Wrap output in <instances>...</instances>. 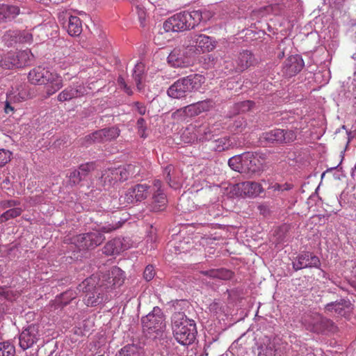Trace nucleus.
Instances as JSON below:
<instances>
[{"label":"nucleus","mask_w":356,"mask_h":356,"mask_svg":"<svg viewBox=\"0 0 356 356\" xmlns=\"http://www.w3.org/2000/svg\"><path fill=\"white\" fill-rule=\"evenodd\" d=\"M141 323L147 339L161 349L168 348L171 338L168 336L165 316L161 309L154 307L152 312L142 317Z\"/></svg>","instance_id":"obj_1"},{"label":"nucleus","mask_w":356,"mask_h":356,"mask_svg":"<svg viewBox=\"0 0 356 356\" xmlns=\"http://www.w3.org/2000/svg\"><path fill=\"white\" fill-rule=\"evenodd\" d=\"M172 329L175 339L183 345L193 343L197 334L196 324L182 312H176L172 316Z\"/></svg>","instance_id":"obj_2"},{"label":"nucleus","mask_w":356,"mask_h":356,"mask_svg":"<svg viewBox=\"0 0 356 356\" xmlns=\"http://www.w3.org/2000/svg\"><path fill=\"white\" fill-rule=\"evenodd\" d=\"M202 19V13L200 10L183 11L175 14L165 20L163 28L165 32L184 31L194 29Z\"/></svg>","instance_id":"obj_3"},{"label":"nucleus","mask_w":356,"mask_h":356,"mask_svg":"<svg viewBox=\"0 0 356 356\" xmlns=\"http://www.w3.org/2000/svg\"><path fill=\"white\" fill-rule=\"evenodd\" d=\"M205 78L199 74H191L175 81L167 90L168 95L172 99H181L190 93L200 89Z\"/></svg>","instance_id":"obj_4"},{"label":"nucleus","mask_w":356,"mask_h":356,"mask_svg":"<svg viewBox=\"0 0 356 356\" xmlns=\"http://www.w3.org/2000/svg\"><path fill=\"white\" fill-rule=\"evenodd\" d=\"M136 166L129 164L118 168L105 170L101 177V181L104 187L109 188L118 181H124L129 177L136 175Z\"/></svg>","instance_id":"obj_5"},{"label":"nucleus","mask_w":356,"mask_h":356,"mask_svg":"<svg viewBox=\"0 0 356 356\" xmlns=\"http://www.w3.org/2000/svg\"><path fill=\"white\" fill-rule=\"evenodd\" d=\"M94 278L86 279L79 285V290L86 293L84 302L87 306L95 307L101 304L104 300V291L95 286Z\"/></svg>","instance_id":"obj_6"},{"label":"nucleus","mask_w":356,"mask_h":356,"mask_svg":"<svg viewBox=\"0 0 356 356\" xmlns=\"http://www.w3.org/2000/svg\"><path fill=\"white\" fill-rule=\"evenodd\" d=\"M297 138V129H275L262 134L260 138L269 144H288L293 142Z\"/></svg>","instance_id":"obj_7"},{"label":"nucleus","mask_w":356,"mask_h":356,"mask_svg":"<svg viewBox=\"0 0 356 356\" xmlns=\"http://www.w3.org/2000/svg\"><path fill=\"white\" fill-rule=\"evenodd\" d=\"M124 280V272L118 267H112L107 273L99 278L98 286L104 291L108 292L121 286Z\"/></svg>","instance_id":"obj_8"},{"label":"nucleus","mask_w":356,"mask_h":356,"mask_svg":"<svg viewBox=\"0 0 356 356\" xmlns=\"http://www.w3.org/2000/svg\"><path fill=\"white\" fill-rule=\"evenodd\" d=\"M149 193V186L146 184H138L130 187L120 197V204L127 207L129 204H134L145 200Z\"/></svg>","instance_id":"obj_9"},{"label":"nucleus","mask_w":356,"mask_h":356,"mask_svg":"<svg viewBox=\"0 0 356 356\" xmlns=\"http://www.w3.org/2000/svg\"><path fill=\"white\" fill-rule=\"evenodd\" d=\"M104 240L105 237L102 233L93 232L76 236L72 238V243L80 250L93 249Z\"/></svg>","instance_id":"obj_10"},{"label":"nucleus","mask_w":356,"mask_h":356,"mask_svg":"<svg viewBox=\"0 0 356 356\" xmlns=\"http://www.w3.org/2000/svg\"><path fill=\"white\" fill-rule=\"evenodd\" d=\"M307 330L315 333H324L325 332H334L336 326L330 319L321 315L312 316L308 321H305Z\"/></svg>","instance_id":"obj_11"},{"label":"nucleus","mask_w":356,"mask_h":356,"mask_svg":"<svg viewBox=\"0 0 356 356\" xmlns=\"http://www.w3.org/2000/svg\"><path fill=\"white\" fill-rule=\"evenodd\" d=\"M44 74L41 79V85L44 86L47 95L50 97L58 92L63 86V77L58 73L51 72L44 67Z\"/></svg>","instance_id":"obj_12"},{"label":"nucleus","mask_w":356,"mask_h":356,"mask_svg":"<svg viewBox=\"0 0 356 356\" xmlns=\"http://www.w3.org/2000/svg\"><path fill=\"white\" fill-rule=\"evenodd\" d=\"M40 327L36 324H31L24 329L19 336V344L22 349L26 350L33 346L40 337Z\"/></svg>","instance_id":"obj_13"},{"label":"nucleus","mask_w":356,"mask_h":356,"mask_svg":"<svg viewBox=\"0 0 356 356\" xmlns=\"http://www.w3.org/2000/svg\"><path fill=\"white\" fill-rule=\"evenodd\" d=\"M186 39L188 46L194 47L202 52L210 51L215 47L213 38L204 34L191 33Z\"/></svg>","instance_id":"obj_14"},{"label":"nucleus","mask_w":356,"mask_h":356,"mask_svg":"<svg viewBox=\"0 0 356 356\" xmlns=\"http://www.w3.org/2000/svg\"><path fill=\"white\" fill-rule=\"evenodd\" d=\"M293 268L295 271L307 268H317L321 266V261L318 257L312 253L307 252L299 254L292 261Z\"/></svg>","instance_id":"obj_15"},{"label":"nucleus","mask_w":356,"mask_h":356,"mask_svg":"<svg viewBox=\"0 0 356 356\" xmlns=\"http://www.w3.org/2000/svg\"><path fill=\"white\" fill-rule=\"evenodd\" d=\"M304 66L305 63L301 56L292 55L284 61L282 72L286 76L291 77L299 73Z\"/></svg>","instance_id":"obj_16"},{"label":"nucleus","mask_w":356,"mask_h":356,"mask_svg":"<svg viewBox=\"0 0 356 356\" xmlns=\"http://www.w3.org/2000/svg\"><path fill=\"white\" fill-rule=\"evenodd\" d=\"M86 92V89L82 84L73 83L58 95L57 100L60 102L70 101L72 99L83 96Z\"/></svg>","instance_id":"obj_17"},{"label":"nucleus","mask_w":356,"mask_h":356,"mask_svg":"<svg viewBox=\"0 0 356 356\" xmlns=\"http://www.w3.org/2000/svg\"><path fill=\"white\" fill-rule=\"evenodd\" d=\"M236 63L238 64V72L241 73L257 64V60L250 51L243 50L237 55Z\"/></svg>","instance_id":"obj_18"},{"label":"nucleus","mask_w":356,"mask_h":356,"mask_svg":"<svg viewBox=\"0 0 356 356\" xmlns=\"http://www.w3.org/2000/svg\"><path fill=\"white\" fill-rule=\"evenodd\" d=\"M258 356H281L280 350L275 339L266 337L259 346Z\"/></svg>","instance_id":"obj_19"},{"label":"nucleus","mask_w":356,"mask_h":356,"mask_svg":"<svg viewBox=\"0 0 356 356\" xmlns=\"http://www.w3.org/2000/svg\"><path fill=\"white\" fill-rule=\"evenodd\" d=\"M236 186L241 194L248 197H257L264 191L261 185L254 181L241 182Z\"/></svg>","instance_id":"obj_20"},{"label":"nucleus","mask_w":356,"mask_h":356,"mask_svg":"<svg viewBox=\"0 0 356 356\" xmlns=\"http://www.w3.org/2000/svg\"><path fill=\"white\" fill-rule=\"evenodd\" d=\"M257 159L253 152H247L243 153L242 164H241V173H255L259 170L257 165Z\"/></svg>","instance_id":"obj_21"},{"label":"nucleus","mask_w":356,"mask_h":356,"mask_svg":"<svg viewBox=\"0 0 356 356\" xmlns=\"http://www.w3.org/2000/svg\"><path fill=\"white\" fill-rule=\"evenodd\" d=\"M350 305L349 300L340 299L339 300L327 303L325 306V310L327 312L334 313L343 316L349 312Z\"/></svg>","instance_id":"obj_22"},{"label":"nucleus","mask_w":356,"mask_h":356,"mask_svg":"<svg viewBox=\"0 0 356 356\" xmlns=\"http://www.w3.org/2000/svg\"><path fill=\"white\" fill-rule=\"evenodd\" d=\"M168 62L175 67H184L189 65L188 59L179 49H173L168 56Z\"/></svg>","instance_id":"obj_23"},{"label":"nucleus","mask_w":356,"mask_h":356,"mask_svg":"<svg viewBox=\"0 0 356 356\" xmlns=\"http://www.w3.org/2000/svg\"><path fill=\"white\" fill-rule=\"evenodd\" d=\"M167 202L166 195L164 193H153L149 204L150 210L154 212L163 211L165 209Z\"/></svg>","instance_id":"obj_24"},{"label":"nucleus","mask_w":356,"mask_h":356,"mask_svg":"<svg viewBox=\"0 0 356 356\" xmlns=\"http://www.w3.org/2000/svg\"><path fill=\"white\" fill-rule=\"evenodd\" d=\"M212 148L215 152H221L234 146V142L228 136H225L212 140Z\"/></svg>","instance_id":"obj_25"},{"label":"nucleus","mask_w":356,"mask_h":356,"mask_svg":"<svg viewBox=\"0 0 356 356\" xmlns=\"http://www.w3.org/2000/svg\"><path fill=\"white\" fill-rule=\"evenodd\" d=\"M71 36H78L82 32V23L76 16H70L67 26H65Z\"/></svg>","instance_id":"obj_26"},{"label":"nucleus","mask_w":356,"mask_h":356,"mask_svg":"<svg viewBox=\"0 0 356 356\" xmlns=\"http://www.w3.org/2000/svg\"><path fill=\"white\" fill-rule=\"evenodd\" d=\"M19 14V8L17 6L0 5V22L13 19Z\"/></svg>","instance_id":"obj_27"},{"label":"nucleus","mask_w":356,"mask_h":356,"mask_svg":"<svg viewBox=\"0 0 356 356\" xmlns=\"http://www.w3.org/2000/svg\"><path fill=\"white\" fill-rule=\"evenodd\" d=\"M123 250L122 241L118 238L107 242L103 248V253L106 255H113L119 254Z\"/></svg>","instance_id":"obj_28"},{"label":"nucleus","mask_w":356,"mask_h":356,"mask_svg":"<svg viewBox=\"0 0 356 356\" xmlns=\"http://www.w3.org/2000/svg\"><path fill=\"white\" fill-rule=\"evenodd\" d=\"M144 72L145 65L141 62L136 64L133 70L132 76L136 82V87L138 90H141L143 88V81L144 78Z\"/></svg>","instance_id":"obj_29"},{"label":"nucleus","mask_w":356,"mask_h":356,"mask_svg":"<svg viewBox=\"0 0 356 356\" xmlns=\"http://www.w3.org/2000/svg\"><path fill=\"white\" fill-rule=\"evenodd\" d=\"M201 273L212 278H218L220 280H227L232 276V272L224 268L202 270L201 271Z\"/></svg>","instance_id":"obj_30"},{"label":"nucleus","mask_w":356,"mask_h":356,"mask_svg":"<svg viewBox=\"0 0 356 356\" xmlns=\"http://www.w3.org/2000/svg\"><path fill=\"white\" fill-rule=\"evenodd\" d=\"M0 65L4 69L19 68L16 53L9 52L5 55L0 60Z\"/></svg>","instance_id":"obj_31"},{"label":"nucleus","mask_w":356,"mask_h":356,"mask_svg":"<svg viewBox=\"0 0 356 356\" xmlns=\"http://www.w3.org/2000/svg\"><path fill=\"white\" fill-rule=\"evenodd\" d=\"M44 67L38 66L31 70L28 74L29 82L33 85L41 86V79L44 74Z\"/></svg>","instance_id":"obj_32"},{"label":"nucleus","mask_w":356,"mask_h":356,"mask_svg":"<svg viewBox=\"0 0 356 356\" xmlns=\"http://www.w3.org/2000/svg\"><path fill=\"white\" fill-rule=\"evenodd\" d=\"M175 114H179L184 117H193L200 115V112L197 104L194 103L178 109Z\"/></svg>","instance_id":"obj_33"},{"label":"nucleus","mask_w":356,"mask_h":356,"mask_svg":"<svg viewBox=\"0 0 356 356\" xmlns=\"http://www.w3.org/2000/svg\"><path fill=\"white\" fill-rule=\"evenodd\" d=\"M16 56L19 63V68L29 65L33 58V55L29 49L17 52Z\"/></svg>","instance_id":"obj_34"},{"label":"nucleus","mask_w":356,"mask_h":356,"mask_svg":"<svg viewBox=\"0 0 356 356\" xmlns=\"http://www.w3.org/2000/svg\"><path fill=\"white\" fill-rule=\"evenodd\" d=\"M76 296V293L74 290H67L57 297L56 302L60 306L63 307L69 304Z\"/></svg>","instance_id":"obj_35"},{"label":"nucleus","mask_w":356,"mask_h":356,"mask_svg":"<svg viewBox=\"0 0 356 356\" xmlns=\"http://www.w3.org/2000/svg\"><path fill=\"white\" fill-rule=\"evenodd\" d=\"M222 70L227 74L239 73L238 72V64L236 63V60H233L229 57H226L223 60Z\"/></svg>","instance_id":"obj_36"},{"label":"nucleus","mask_w":356,"mask_h":356,"mask_svg":"<svg viewBox=\"0 0 356 356\" xmlns=\"http://www.w3.org/2000/svg\"><path fill=\"white\" fill-rule=\"evenodd\" d=\"M104 136L103 129H101L86 136L84 140L88 145L92 143H103L106 141Z\"/></svg>","instance_id":"obj_37"},{"label":"nucleus","mask_w":356,"mask_h":356,"mask_svg":"<svg viewBox=\"0 0 356 356\" xmlns=\"http://www.w3.org/2000/svg\"><path fill=\"white\" fill-rule=\"evenodd\" d=\"M22 213V209L19 207L12 208L1 215L0 219L1 222H6L10 219L19 216Z\"/></svg>","instance_id":"obj_38"},{"label":"nucleus","mask_w":356,"mask_h":356,"mask_svg":"<svg viewBox=\"0 0 356 356\" xmlns=\"http://www.w3.org/2000/svg\"><path fill=\"white\" fill-rule=\"evenodd\" d=\"M15 348L8 341L0 343V356H15Z\"/></svg>","instance_id":"obj_39"},{"label":"nucleus","mask_w":356,"mask_h":356,"mask_svg":"<svg viewBox=\"0 0 356 356\" xmlns=\"http://www.w3.org/2000/svg\"><path fill=\"white\" fill-rule=\"evenodd\" d=\"M95 169V163L94 162H88L79 165L77 169L82 176L83 179H85L89 173Z\"/></svg>","instance_id":"obj_40"},{"label":"nucleus","mask_w":356,"mask_h":356,"mask_svg":"<svg viewBox=\"0 0 356 356\" xmlns=\"http://www.w3.org/2000/svg\"><path fill=\"white\" fill-rule=\"evenodd\" d=\"M213 127H203L200 130V140H211L214 138Z\"/></svg>","instance_id":"obj_41"},{"label":"nucleus","mask_w":356,"mask_h":356,"mask_svg":"<svg viewBox=\"0 0 356 356\" xmlns=\"http://www.w3.org/2000/svg\"><path fill=\"white\" fill-rule=\"evenodd\" d=\"M243 154L232 156L228 160L229 166L234 170L241 172Z\"/></svg>","instance_id":"obj_42"},{"label":"nucleus","mask_w":356,"mask_h":356,"mask_svg":"<svg viewBox=\"0 0 356 356\" xmlns=\"http://www.w3.org/2000/svg\"><path fill=\"white\" fill-rule=\"evenodd\" d=\"M103 132L105 135L104 138L106 141L113 140L120 135V129L117 127L103 129Z\"/></svg>","instance_id":"obj_43"},{"label":"nucleus","mask_w":356,"mask_h":356,"mask_svg":"<svg viewBox=\"0 0 356 356\" xmlns=\"http://www.w3.org/2000/svg\"><path fill=\"white\" fill-rule=\"evenodd\" d=\"M196 104L198 106L200 113L209 111L214 106V102L210 99L200 101L196 102Z\"/></svg>","instance_id":"obj_44"},{"label":"nucleus","mask_w":356,"mask_h":356,"mask_svg":"<svg viewBox=\"0 0 356 356\" xmlns=\"http://www.w3.org/2000/svg\"><path fill=\"white\" fill-rule=\"evenodd\" d=\"M254 106V103L250 100H245L238 102L236 104V108L238 112L245 113L251 110Z\"/></svg>","instance_id":"obj_45"},{"label":"nucleus","mask_w":356,"mask_h":356,"mask_svg":"<svg viewBox=\"0 0 356 356\" xmlns=\"http://www.w3.org/2000/svg\"><path fill=\"white\" fill-rule=\"evenodd\" d=\"M173 170H174V167L172 165H168L163 169V177L170 187H176L175 186V184L172 183V178H171V172Z\"/></svg>","instance_id":"obj_46"},{"label":"nucleus","mask_w":356,"mask_h":356,"mask_svg":"<svg viewBox=\"0 0 356 356\" xmlns=\"http://www.w3.org/2000/svg\"><path fill=\"white\" fill-rule=\"evenodd\" d=\"M17 293L12 291L7 287H0V296L3 297L8 301L15 300Z\"/></svg>","instance_id":"obj_47"},{"label":"nucleus","mask_w":356,"mask_h":356,"mask_svg":"<svg viewBox=\"0 0 356 356\" xmlns=\"http://www.w3.org/2000/svg\"><path fill=\"white\" fill-rule=\"evenodd\" d=\"M247 126L246 121L242 118H238L234 122L232 129L234 131L241 132Z\"/></svg>","instance_id":"obj_48"},{"label":"nucleus","mask_w":356,"mask_h":356,"mask_svg":"<svg viewBox=\"0 0 356 356\" xmlns=\"http://www.w3.org/2000/svg\"><path fill=\"white\" fill-rule=\"evenodd\" d=\"M70 182L72 185H76L83 180L82 176L77 169L74 170L69 175Z\"/></svg>","instance_id":"obj_49"},{"label":"nucleus","mask_w":356,"mask_h":356,"mask_svg":"<svg viewBox=\"0 0 356 356\" xmlns=\"http://www.w3.org/2000/svg\"><path fill=\"white\" fill-rule=\"evenodd\" d=\"M11 152L3 149H0V167L5 165L10 160Z\"/></svg>","instance_id":"obj_50"},{"label":"nucleus","mask_w":356,"mask_h":356,"mask_svg":"<svg viewBox=\"0 0 356 356\" xmlns=\"http://www.w3.org/2000/svg\"><path fill=\"white\" fill-rule=\"evenodd\" d=\"M135 353V347L127 345L124 346L116 356H134Z\"/></svg>","instance_id":"obj_51"},{"label":"nucleus","mask_w":356,"mask_h":356,"mask_svg":"<svg viewBox=\"0 0 356 356\" xmlns=\"http://www.w3.org/2000/svg\"><path fill=\"white\" fill-rule=\"evenodd\" d=\"M137 129L139 135L145 138V133L147 129L145 120L143 118H140L137 121Z\"/></svg>","instance_id":"obj_52"},{"label":"nucleus","mask_w":356,"mask_h":356,"mask_svg":"<svg viewBox=\"0 0 356 356\" xmlns=\"http://www.w3.org/2000/svg\"><path fill=\"white\" fill-rule=\"evenodd\" d=\"M155 275V271L154 269L153 266L148 265L146 266L144 273H143V277L147 281L152 280Z\"/></svg>","instance_id":"obj_53"},{"label":"nucleus","mask_w":356,"mask_h":356,"mask_svg":"<svg viewBox=\"0 0 356 356\" xmlns=\"http://www.w3.org/2000/svg\"><path fill=\"white\" fill-rule=\"evenodd\" d=\"M136 13H137L138 16V19H139L140 22V25L142 26H145V18H146L145 10L144 9L143 7H141V6H137L136 7Z\"/></svg>","instance_id":"obj_54"},{"label":"nucleus","mask_w":356,"mask_h":356,"mask_svg":"<svg viewBox=\"0 0 356 356\" xmlns=\"http://www.w3.org/2000/svg\"><path fill=\"white\" fill-rule=\"evenodd\" d=\"M12 94H7V99L5 102V106H4V111L6 113L8 114L10 113H13L14 111V107L11 106L13 103H14L12 101Z\"/></svg>","instance_id":"obj_55"},{"label":"nucleus","mask_w":356,"mask_h":356,"mask_svg":"<svg viewBox=\"0 0 356 356\" xmlns=\"http://www.w3.org/2000/svg\"><path fill=\"white\" fill-rule=\"evenodd\" d=\"M132 106L134 107L135 110L141 115H145L147 111L145 105L139 102H134Z\"/></svg>","instance_id":"obj_56"},{"label":"nucleus","mask_w":356,"mask_h":356,"mask_svg":"<svg viewBox=\"0 0 356 356\" xmlns=\"http://www.w3.org/2000/svg\"><path fill=\"white\" fill-rule=\"evenodd\" d=\"M272 188L274 191H289L292 188V185L290 184H275L273 186H272Z\"/></svg>","instance_id":"obj_57"},{"label":"nucleus","mask_w":356,"mask_h":356,"mask_svg":"<svg viewBox=\"0 0 356 356\" xmlns=\"http://www.w3.org/2000/svg\"><path fill=\"white\" fill-rule=\"evenodd\" d=\"M9 94H12V101L15 102H20L25 99V93L18 92L15 94V92H10Z\"/></svg>","instance_id":"obj_58"},{"label":"nucleus","mask_w":356,"mask_h":356,"mask_svg":"<svg viewBox=\"0 0 356 356\" xmlns=\"http://www.w3.org/2000/svg\"><path fill=\"white\" fill-rule=\"evenodd\" d=\"M153 186H154V193H163V190L161 189L162 188V182L159 180V179H156L154 181V183H153Z\"/></svg>","instance_id":"obj_59"},{"label":"nucleus","mask_w":356,"mask_h":356,"mask_svg":"<svg viewBox=\"0 0 356 356\" xmlns=\"http://www.w3.org/2000/svg\"><path fill=\"white\" fill-rule=\"evenodd\" d=\"M19 205V202L16 200H8L4 204L5 207H13Z\"/></svg>","instance_id":"obj_60"},{"label":"nucleus","mask_w":356,"mask_h":356,"mask_svg":"<svg viewBox=\"0 0 356 356\" xmlns=\"http://www.w3.org/2000/svg\"><path fill=\"white\" fill-rule=\"evenodd\" d=\"M209 60L212 62V64L213 66L218 65V56H216V54L213 55H209Z\"/></svg>","instance_id":"obj_61"},{"label":"nucleus","mask_w":356,"mask_h":356,"mask_svg":"<svg viewBox=\"0 0 356 356\" xmlns=\"http://www.w3.org/2000/svg\"><path fill=\"white\" fill-rule=\"evenodd\" d=\"M116 229V227H114V226H111V225H108V226H103L101 227V230L103 232H110L114 229Z\"/></svg>","instance_id":"obj_62"},{"label":"nucleus","mask_w":356,"mask_h":356,"mask_svg":"<svg viewBox=\"0 0 356 356\" xmlns=\"http://www.w3.org/2000/svg\"><path fill=\"white\" fill-rule=\"evenodd\" d=\"M124 89V91L129 95H132V90L131 89L127 86V85L124 83V86H123Z\"/></svg>","instance_id":"obj_63"},{"label":"nucleus","mask_w":356,"mask_h":356,"mask_svg":"<svg viewBox=\"0 0 356 356\" xmlns=\"http://www.w3.org/2000/svg\"><path fill=\"white\" fill-rule=\"evenodd\" d=\"M118 82H119V83H120L122 86H124V83H125V82H124V79H123L122 78H119V79H118Z\"/></svg>","instance_id":"obj_64"}]
</instances>
